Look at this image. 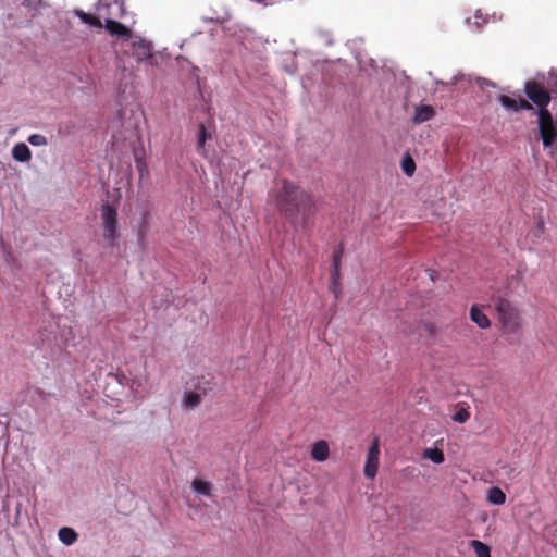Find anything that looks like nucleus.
<instances>
[{
  "mask_svg": "<svg viewBox=\"0 0 557 557\" xmlns=\"http://www.w3.org/2000/svg\"><path fill=\"white\" fill-rule=\"evenodd\" d=\"M495 309L504 333L513 334L520 329V313L508 299L497 298Z\"/></svg>",
  "mask_w": 557,
  "mask_h": 557,
  "instance_id": "nucleus-2",
  "label": "nucleus"
},
{
  "mask_svg": "<svg viewBox=\"0 0 557 557\" xmlns=\"http://www.w3.org/2000/svg\"><path fill=\"white\" fill-rule=\"evenodd\" d=\"M135 159H136V168L139 173V177L144 178L145 176H148L149 171H148V166H147L146 162L141 158H138L137 156Z\"/></svg>",
  "mask_w": 557,
  "mask_h": 557,
  "instance_id": "nucleus-26",
  "label": "nucleus"
},
{
  "mask_svg": "<svg viewBox=\"0 0 557 557\" xmlns=\"http://www.w3.org/2000/svg\"><path fill=\"white\" fill-rule=\"evenodd\" d=\"M424 457L429 458L430 460H432L434 463H437V465L444 462V460H445L444 453L437 448L426 449L424 451Z\"/></svg>",
  "mask_w": 557,
  "mask_h": 557,
  "instance_id": "nucleus-23",
  "label": "nucleus"
},
{
  "mask_svg": "<svg viewBox=\"0 0 557 557\" xmlns=\"http://www.w3.org/2000/svg\"><path fill=\"white\" fill-rule=\"evenodd\" d=\"M58 536L60 541L65 545H72L77 540V533L74 529L63 527L59 530Z\"/></svg>",
  "mask_w": 557,
  "mask_h": 557,
  "instance_id": "nucleus-17",
  "label": "nucleus"
},
{
  "mask_svg": "<svg viewBox=\"0 0 557 557\" xmlns=\"http://www.w3.org/2000/svg\"><path fill=\"white\" fill-rule=\"evenodd\" d=\"M401 170L407 176H412L416 171V162L408 153L401 159Z\"/></svg>",
  "mask_w": 557,
  "mask_h": 557,
  "instance_id": "nucleus-22",
  "label": "nucleus"
},
{
  "mask_svg": "<svg viewBox=\"0 0 557 557\" xmlns=\"http://www.w3.org/2000/svg\"><path fill=\"white\" fill-rule=\"evenodd\" d=\"M550 92L557 95V73L550 72L547 81Z\"/></svg>",
  "mask_w": 557,
  "mask_h": 557,
  "instance_id": "nucleus-28",
  "label": "nucleus"
},
{
  "mask_svg": "<svg viewBox=\"0 0 557 557\" xmlns=\"http://www.w3.org/2000/svg\"><path fill=\"white\" fill-rule=\"evenodd\" d=\"M344 253V246L339 244L333 251L332 268H341V261Z\"/></svg>",
  "mask_w": 557,
  "mask_h": 557,
  "instance_id": "nucleus-24",
  "label": "nucleus"
},
{
  "mask_svg": "<svg viewBox=\"0 0 557 557\" xmlns=\"http://www.w3.org/2000/svg\"><path fill=\"white\" fill-rule=\"evenodd\" d=\"M524 92L532 103L539 107V110H548L547 107L552 100L550 91L542 87L540 83L528 81L524 85Z\"/></svg>",
  "mask_w": 557,
  "mask_h": 557,
  "instance_id": "nucleus-5",
  "label": "nucleus"
},
{
  "mask_svg": "<svg viewBox=\"0 0 557 557\" xmlns=\"http://www.w3.org/2000/svg\"><path fill=\"white\" fill-rule=\"evenodd\" d=\"M12 156L18 162H27L32 158V151L26 144L18 143L14 145Z\"/></svg>",
  "mask_w": 557,
  "mask_h": 557,
  "instance_id": "nucleus-13",
  "label": "nucleus"
},
{
  "mask_svg": "<svg viewBox=\"0 0 557 557\" xmlns=\"http://www.w3.org/2000/svg\"><path fill=\"white\" fill-rule=\"evenodd\" d=\"M102 17L104 18V27L109 34L119 36L126 40L131 39L132 30L124 24L113 20L112 17H115L114 15H104Z\"/></svg>",
  "mask_w": 557,
  "mask_h": 557,
  "instance_id": "nucleus-8",
  "label": "nucleus"
},
{
  "mask_svg": "<svg viewBox=\"0 0 557 557\" xmlns=\"http://www.w3.org/2000/svg\"><path fill=\"white\" fill-rule=\"evenodd\" d=\"M425 330L426 332L432 335L435 331V325L433 323H426L425 324Z\"/></svg>",
  "mask_w": 557,
  "mask_h": 557,
  "instance_id": "nucleus-33",
  "label": "nucleus"
},
{
  "mask_svg": "<svg viewBox=\"0 0 557 557\" xmlns=\"http://www.w3.org/2000/svg\"><path fill=\"white\" fill-rule=\"evenodd\" d=\"M191 488L195 493L203 496H211L212 484L201 479H194L191 482Z\"/></svg>",
  "mask_w": 557,
  "mask_h": 557,
  "instance_id": "nucleus-16",
  "label": "nucleus"
},
{
  "mask_svg": "<svg viewBox=\"0 0 557 557\" xmlns=\"http://www.w3.org/2000/svg\"><path fill=\"white\" fill-rule=\"evenodd\" d=\"M28 143L33 146H45L47 145V138L40 134H33L28 137Z\"/></svg>",
  "mask_w": 557,
  "mask_h": 557,
  "instance_id": "nucleus-27",
  "label": "nucleus"
},
{
  "mask_svg": "<svg viewBox=\"0 0 557 557\" xmlns=\"http://www.w3.org/2000/svg\"><path fill=\"white\" fill-rule=\"evenodd\" d=\"M470 546L473 548L476 557H491V548L479 540H472Z\"/></svg>",
  "mask_w": 557,
  "mask_h": 557,
  "instance_id": "nucleus-19",
  "label": "nucleus"
},
{
  "mask_svg": "<svg viewBox=\"0 0 557 557\" xmlns=\"http://www.w3.org/2000/svg\"><path fill=\"white\" fill-rule=\"evenodd\" d=\"M101 222L103 227V237L110 246H115L120 236L117 210L114 206L106 202L101 206Z\"/></svg>",
  "mask_w": 557,
  "mask_h": 557,
  "instance_id": "nucleus-3",
  "label": "nucleus"
},
{
  "mask_svg": "<svg viewBox=\"0 0 557 557\" xmlns=\"http://www.w3.org/2000/svg\"><path fill=\"white\" fill-rule=\"evenodd\" d=\"M145 231L144 230H139L138 233H137V242L139 245L144 246V242H145Z\"/></svg>",
  "mask_w": 557,
  "mask_h": 557,
  "instance_id": "nucleus-31",
  "label": "nucleus"
},
{
  "mask_svg": "<svg viewBox=\"0 0 557 557\" xmlns=\"http://www.w3.org/2000/svg\"><path fill=\"white\" fill-rule=\"evenodd\" d=\"M509 470H510L509 474H513L516 472V470L513 468H510Z\"/></svg>",
  "mask_w": 557,
  "mask_h": 557,
  "instance_id": "nucleus-34",
  "label": "nucleus"
},
{
  "mask_svg": "<svg viewBox=\"0 0 557 557\" xmlns=\"http://www.w3.org/2000/svg\"><path fill=\"white\" fill-rule=\"evenodd\" d=\"M96 10L101 16L114 15L115 17L122 18L126 14L124 0H100Z\"/></svg>",
  "mask_w": 557,
  "mask_h": 557,
  "instance_id": "nucleus-6",
  "label": "nucleus"
},
{
  "mask_svg": "<svg viewBox=\"0 0 557 557\" xmlns=\"http://www.w3.org/2000/svg\"><path fill=\"white\" fill-rule=\"evenodd\" d=\"M330 289L335 295V297L338 298L339 293H341V285L339 286H335L334 283L331 282Z\"/></svg>",
  "mask_w": 557,
  "mask_h": 557,
  "instance_id": "nucleus-32",
  "label": "nucleus"
},
{
  "mask_svg": "<svg viewBox=\"0 0 557 557\" xmlns=\"http://www.w3.org/2000/svg\"><path fill=\"white\" fill-rule=\"evenodd\" d=\"M498 101L502 103V106L511 112H518L521 110L531 111L533 110V106L525 99H513L506 95H499Z\"/></svg>",
  "mask_w": 557,
  "mask_h": 557,
  "instance_id": "nucleus-9",
  "label": "nucleus"
},
{
  "mask_svg": "<svg viewBox=\"0 0 557 557\" xmlns=\"http://www.w3.org/2000/svg\"><path fill=\"white\" fill-rule=\"evenodd\" d=\"M487 500L494 505H503L506 502V495L499 487H491L487 492Z\"/></svg>",
  "mask_w": 557,
  "mask_h": 557,
  "instance_id": "nucleus-18",
  "label": "nucleus"
},
{
  "mask_svg": "<svg viewBox=\"0 0 557 557\" xmlns=\"http://www.w3.org/2000/svg\"><path fill=\"white\" fill-rule=\"evenodd\" d=\"M201 403V396L195 392H186L183 398V405L186 408H195Z\"/></svg>",
  "mask_w": 557,
  "mask_h": 557,
  "instance_id": "nucleus-21",
  "label": "nucleus"
},
{
  "mask_svg": "<svg viewBox=\"0 0 557 557\" xmlns=\"http://www.w3.org/2000/svg\"><path fill=\"white\" fill-rule=\"evenodd\" d=\"M539 133L544 148L552 147L557 141V121L549 110L537 111Z\"/></svg>",
  "mask_w": 557,
  "mask_h": 557,
  "instance_id": "nucleus-4",
  "label": "nucleus"
},
{
  "mask_svg": "<svg viewBox=\"0 0 557 557\" xmlns=\"http://www.w3.org/2000/svg\"><path fill=\"white\" fill-rule=\"evenodd\" d=\"M434 109L431 106L417 107L413 116V122L416 124L424 123L426 121H430L434 116Z\"/></svg>",
  "mask_w": 557,
  "mask_h": 557,
  "instance_id": "nucleus-14",
  "label": "nucleus"
},
{
  "mask_svg": "<svg viewBox=\"0 0 557 557\" xmlns=\"http://www.w3.org/2000/svg\"><path fill=\"white\" fill-rule=\"evenodd\" d=\"M341 268H333L331 272V281L334 283L335 286H339V280H341Z\"/></svg>",
  "mask_w": 557,
  "mask_h": 557,
  "instance_id": "nucleus-29",
  "label": "nucleus"
},
{
  "mask_svg": "<svg viewBox=\"0 0 557 557\" xmlns=\"http://www.w3.org/2000/svg\"><path fill=\"white\" fill-rule=\"evenodd\" d=\"M330 456V447L326 441L320 440L312 445L311 457L313 460L322 462Z\"/></svg>",
  "mask_w": 557,
  "mask_h": 557,
  "instance_id": "nucleus-11",
  "label": "nucleus"
},
{
  "mask_svg": "<svg viewBox=\"0 0 557 557\" xmlns=\"http://www.w3.org/2000/svg\"><path fill=\"white\" fill-rule=\"evenodd\" d=\"M78 16L82 20V22H84L85 24H88L92 27L102 28V26H103L100 21V17H102V16L99 13H98V16H96V15H92L89 13L79 12Z\"/></svg>",
  "mask_w": 557,
  "mask_h": 557,
  "instance_id": "nucleus-20",
  "label": "nucleus"
},
{
  "mask_svg": "<svg viewBox=\"0 0 557 557\" xmlns=\"http://www.w3.org/2000/svg\"><path fill=\"white\" fill-rule=\"evenodd\" d=\"M132 54L138 62L148 60L151 57V46L143 38H136L132 42Z\"/></svg>",
  "mask_w": 557,
  "mask_h": 557,
  "instance_id": "nucleus-10",
  "label": "nucleus"
},
{
  "mask_svg": "<svg viewBox=\"0 0 557 557\" xmlns=\"http://www.w3.org/2000/svg\"><path fill=\"white\" fill-rule=\"evenodd\" d=\"M470 418V412L468 409L466 408H461L459 409L458 411H456V413L453 416V420L458 422V423H465L469 420Z\"/></svg>",
  "mask_w": 557,
  "mask_h": 557,
  "instance_id": "nucleus-25",
  "label": "nucleus"
},
{
  "mask_svg": "<svg viewBox=\"0 0 557 557\" xmlns=\"http://www.w3.org/2000/svg\"><path fill=\"white\" fill-rule=\"evenodd\" d=\"M212 135L209 133L203 123L199 124L198 138H197V152L205 156L206 149L205 144L208 139H211Z\"/></svg>",
  "mask_w": 557,
  "mask_h": 557,
  "instance_id": "nucleus-15",
  "label": "nucleus"
},
{
  "mask_svg": "<svg viewBox=\"0 0 557 557\" xmlns=\"http://www.w3.org/2000/svg\"><path fill=\"white\" fill-rule=\"evenodd\" d=\"M536 228L537 230H536V232H534V236L539 238L544 233V228H545V224H544L543 220L540 219L536 222Z\"/></svg>",
  "mask_w": 557,
  "mask_h": 557,
  "instance_id": "nucleus-30",
  "label": "nucleus"
},
{
  "mask_svg": "<svg viewBox=\"0 0 557 557\" xmlns=\"http://www.w3.org/2000/svg\"><path fill=\"white\" fill-rule=\"evenodd\" d=\"M379 459H380V445H379V438L375 437L371 444V446L368 449L367 454V460L364 465V475L368 479H374L377 469H379Z\"/></svg>",
  "mask_w": 557,
  "mask_h": 557,
  "instance_id": "nucleus-7",
  "label": "nucleus"
},
{
  "mask_svg": "<svg viewBox=\"0 0 557 557\" xmlns=\"http://www.w3.org/2000/svg\"><path fill=\"white\" fill-rule=\"evenodd\" d=\"M470 319L480 329H487L491 326L490 319L476 305H473L470 309Z\"/></svg>",
  "mask_w": 557,
  "mask_h": 557,
  "instance_id": "nucleus-12",
  "label": "nucleus"
},
{
  "mask_svg": "<svg viewBox=\"0 0 557 557\" xmlns=\"http://www.w3.org/2000/svg\"><path fill=\"white\" fill-rule=\"evenodd\" d=\"M280 213L295 221L298 215L307 219L315 213L313 196L288 180H283L281 187L270 194Z\"/></svg>",
  "mask_w": 557,
  "mask_h": 557,
  "instance_id": "nucleus-1",
  "label": "nucleus"
}]
</instances>
